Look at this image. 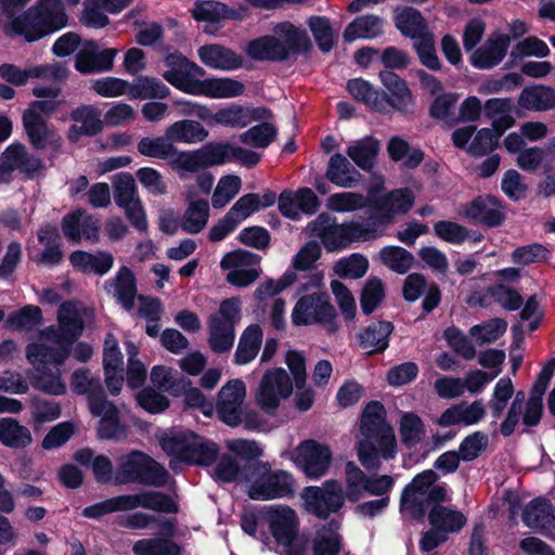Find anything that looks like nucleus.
I'll list each match as a JSON object with an SVG mask.
<instances>
[{"instance_id": "3", "label": "nucleus", "mask_w": 555, "mask_h": 555, "mask_svg": "<svg viewBox=\"0 0 555 555\" xmlns=\"http://www.w3.org/2000/svg\"><path fill=\"white\" fill-rule=\"evenodd\" d=\"M358 457L366 468H377L379 460H390L397 453L393 429L385 421V409L376 401L369 403L361 418Z\"/></svg>"}, {"instance_id": "42", "label": "nucleus", "mask_w": 555, "mask_h": 555, "mask_svg": "<svg viewBox=\"0 0 555 555\" xmlns=\"http://www.w3.org/2000/svg\"><path fill=\"white\" fill-rule=\"evenodd\" d=\"M518 104L528 111H548L555 107V91L545 86L527 87L519 94Z\"/></svg>"}, {"instance_id": "15", "label": "nucleus", "mask_w": 555, "mask_h": 555, "mask_svg": "<svg viewBox=\"0 0 555 555\" xmlns=\"http://www.w3.org/2000/svg\"><path fill=\"white\" fill-rule=\"evenodd\" d=\"M294 390L289 374L282 367L267 370L255 390V402L266 413H274L282 401L288 399Z\"/></svg>"}, {"instance_id": "22", "label": "nucleus", "mask_w": 555, "mask_h": 555, "mask_svg": "<svg viewBox=\"0 0 555 555\" xmlns=\"http://www.w3.org/2000/svg\"><path fill=\"white\" fill-rule=\"evenodd\" d=\"M267 111L263 108H255L251 106H244L231 103L221 106L216 112L209 109V126H222L228 128H244L255 120L262 119L267 116Z\"/></svg>"}, {"instance_id": "32", "label": "nucleus", "mask_w": 555, "mask_h": 555, "mask_svg": "<svg viewBox=\"0 0 555 555\" xmlns=\"http://www.w3.org/2000/svg\"><path fill=\"white\" fill-rule=\"evenodd\" d=\"M201 62L214 69L231 72L243 65V60L235 52L219 44L203 46L197 51Z\"/></svg>"}, {"instance_id": "58", "label": "nucleus", "mask_w": 555, "mask_h": 555, "mask_svg": "<svg viewBox=\"0 0 555 555\" xmlns=\"http://www.w3.org/2000/svg\"><path fill=\"white\" fill-rule=\"evenodd\" d=\"M134 555H179V546L167 538H150L132 545Z\"/></svg>"}, {"instance_id": "20", "label": "nucleus", "mask_w": 555, "mask_h": 555, "mask_svg": "<svg viewBox=\"0 0 555 555\" xmlns=\"http://www.w3.org/2000/svg\"><path fill=\"white\" fill-rule=\"evenodd\" d=\"M54 111V102H33L23 114L24 128L30 142L37 149H44L60 141L42 117V115H50Z\"/></svg>"}, {"instance_id": "6", "label": "nucleus", "mask_w": 555, "mask_h": 555, "mask_svg": "<svg viewBox=\"0 0 555 555\" xmlns=\"http://www.w3.org/2000/svg\"><path fill=\"white\" fill-rule=\"evenodd\" d=\"M159 444L170 457V467L175 470L181 464H211L218 454L216 443L205 441L191 431L169 430L159 437Z\"/></svg>"}, {"instance_id": "19", "label": "nucleus", "mask_w": 555, "mask_h": 555, "mask_svg": "<svg viewBox=\"0 0 555 555\" xmlns=\"http://www.w3.org/2000/svg\"><path fill=\"white\" fill-rule=\"evenodd\" d=\"M260 256L237 249L223 256L220 267L228 271L227 281L237 287L253 284L260 275Z\"/></svg>"}, {"instance_id": "36", "label": "nucleus", "mask_w": 555, "mask_h": 555, "mask_svg": "<svg viewBox=\"0 0 555 555\" xmlns=\"http://www.w3.org/2000/svg\"><path fill=\"white\" fill-rule=\"evenodd\" d=\"M5 166L13 171H21L26 175H35L42 168L41 162L29 155L24 145L13 143L9 145L0 156Z\"/></svg>"}, {"instance_id": "50", "label": "nucleus", "mask_w": 555, "mask_h": 555, "mask_svg": "<svg viewBox=\"0 0 555 555\" xmlns=\"http://www.w3.org/2000/svg\"><path fill=\"white\" fill-rule=\"evenodd\" d=\"M170 94V89L156 78L141 76L130 82L129 98L132 100L158 99L164 100Z\"/></svg>"}, {"instance_id": "30", "label": "nucleus", "mask_w": 555, "mask_h": 555, "mask_svg": "<svg viewBox=\"0 0 555 555\" xmlns=\"http://www.w3.org/2000/svg\"><path fill=\"white\" fill-rule=\"evenodd\" d=\"M461 215L490 227L501 224L504 219L500 203L493 197H478L461 209Z\"/></svg>"}, {"instance_id": "60", "label": "nucleus", "mask_w": 555, "mask_h": 555, "mask_svg": "<svg viewBox=\"0 0 555 555\" xmlns=\"http://www.w3.org/2000/svg\"><path fill=\"white\" fill-rule=\"evenodd\" d=\"M402 442L408 447L420 443L425 435V426L421 417L414 413H403L399 424Z\"/></svg>"}, {"instance_id": "52", "label": "nucleus", "mask_w": 555, "mask_h": 555, "mask_svg": "<svg viewBox=\"0 0 555 555\" xmlns=\"http://www.w3.org/2000/svg\"><path fill=\"white\" fill-rule=\"evenodd\" d=\"M0 440L11 448H25L33 439L28 428L14 418L3 417L0 420Z\"/></svg>"}, {"instance_id": "14", "label": "nucleus", "mask_w": 555, "mask_h": 555, "mask_svg": "<svg viewBox=\"0 0 555 555\" xmlns=\"http://www.w3.org/2000/svg\"><path fill=\"white\" fill-rule=\"evenodd\" d=\"M241 319V301L238 298L223 300L216 313L207 320L208 345L216 353L229 351L234 344V324Z\"/></svg>"}, {"instance_id": "39", "label": "nucleus", "mask_w": 555, "mask_h": 555, "mask_svg": "<svg viewBox=\"0 0 555 555\" xmlns=\"http://www.w3.org/2000/svg\"><path fill=\"white\" fill-rule=\"evenodd\" d=\"M192 14L197 22L207 24L205 31L210 34L216 30V28H210V25L218 24L225 18H235V12L233 10L229 9L225 4L214 0L196 2L192 10Z\"/></svg>"}, {"instance_id": "24", "label": "nucleus", "mask_w": 555, "mask_h": 555, "mask_svg": "<svg viewBox=\"0 0 555 555\" xmlns=\"http://www.w3.org/2000/svg\"><path fill=\"white\" fill-rule=\"evenodd\" d=\"M379 79L386 92V112L389 107L402 113H409L413 109L414 98L408 83L398 75L389 70L379 73Z\"/></svg>"}, {"instance_id": "64", "label": "nucleus", "mask_w": 555, "mask_h": 555, "mask_svg": "<svg viewBox=\"0 0 555 555\" xmlns=\"http://www.w3.org/2000/svg\"><path fill=\"white\" fill-rule=\"evenodd\" d=\"M242 181L237 176H223L217 183L212 194L211 204L214 208H223L240 192Z\"/></svg>"}, {"instance_id": "45", "label": "nucleus", "mask_w": 555, "mask_h": 555, "mask_svg": "<svg viewBox=\"0 0 555 555\" xmlns=\"http://www.w3.org/2000/svg\"><path fill=\"white\" fill-rule=\"evenodd\" d=\"M384 22L375 15H365L351 22L344 31L345 41L373 39L383 33Z\"/></svg>"}, {"instance_id": "43", "label": "nucleus", "mask_w": 555, "mask_h": 555, "mask_svg": "<svg viewBox=\"0 0 555 555\" xmlns=\"http://www.w3.org/2000/svg\"><path fill=\"white\" fill-rule=\"evenodd\" d=\"M126 501L128 511L135 509L138 507L166 513L177 511L176 503L172 499L157 491L126 494Z\"/></svg>"}, {"instance_id": "28", "label": "nucleus", "mask_w": 555, "mask_h": 555, "mask_svg": "<svg viewBox=\"0 0 555 555\" xmlns=\"http://www.w3.org/2000/svg\"><path fill=\"white\" fill-rule=\"evenodd\" d=\"M105 289L127 311L135 308L137 283L133 272L127 267L119 269L114 279L106 281Z\"/></svg>"}, {"instance_id": "53", "label": "nucleus", "mask_w": 555, "mask_h": 555, "mask_svg": "<svg viewBox=\"0 0 555 555\" xmlns=\"http://www.w3.org/2000/svg\"><path fill=\"white\" fill-rule=\"evenodd\" d=\"M151 380L158 389L175 396H178L190 385L189 380L165 365H156L152 369Z\"/></svg>"}, {"instance_id": "35", "label": "nucleus", "mask_w": 555, "mask_h": 555, "mask_svg": "<svg viewBox=\"0 0 555 555\" xmlns=\"http://www.w3.org/2000/svg\"><path fill=\"white\" fill-rule=\"evenodd\" d=\"M326 178L339 188L349 189L361 180V173L343 154L336 153L328 160Z\"/></svg>"}, {"instance_id": "31", "label": "nucleus", "mask_w": 555, "mask_h": 555, "mask_svg": "<svg viewBox=\"0 0 555 555\" xmlns=\"http://www.w3.org/2000/svg\"><path fill=\"white\" fill-rule=\"evenodd\" d=\"M508 46L507 35H493L473 53L470 62L477 68H491L503 60Z\"/></svg>"}, {"instance_id": "1", "label": "nucleus", "mask_w": 555, "mask_h": 555, "mask_svg": "<svg viewBox=\"0 0 555 555\" xmlns=\"http://www.w3.org/2000/svg\"><path fill=\"white\" fill-rule=\"evenodd\" d=\"M89 317L90 311L83 305L65 302L57 312L59 330L48 327L40 333L38 343L28 345L26 357L37 373L38 389L54 396L65 393L61 366L69 356L72 343L82 334Z\"/></svg>"}, {"instance_id": "61", "label": "nucleus", "mask_w": 555, "mask_h": 555, "mask_svg": "<svg viewBox=\"0 0 555 555\" xmlns=\"http://www.w3.org/2000/svg\"><path fill=\"white\" fill-rule=\"evenodd\" d=\"M175 144L170 142L168 137H143L138 142V152L146 157L168 160L173 152Z\"/></svg>"}, {"instance_id": "44", "label": "nucleus", "mask_w": 555, "mask_h": 555, "mask_svg": "<svg viewBox=\"0 0 555 555\" xmlns=\"http://www.w3.org/2000/svg\"><path fill=\"white\" fill-rule=\"evenodd\" d=\"M349 93L358 101L377 112H386V95L375 89L369 81L356 78L347 83Z\"/></svg>"}, {"instance_id": "41", "label": "nucleus", "mask_w": 555, "mask_h": 555, "mask_svg": "<svg viewBox=\"0 0 555 555\" xmlns=\"http://www.w3.org/2000/svg\"><path fill=\"white\" fill-rule=\"evenodd\" d=\"M524 521L532 529L551 530L555 525L552 504L543 499H535L524 511Z\"/></svg>"}, {"instance_id": "48", "label": "nucleus", "mask_w": 555, "mask_h": 555, "mask_svg": "<svg viewBox=\"0 0 555 555\" xmlns=\"http://www.w3.org/2000/svg\"><path fill=\"white\" fill-rule=\"evenodd\" d=\"M59 231L55 227L44 225L38 232V240L44 246L40 255L34 257L40 264L54 266L62 259V253L59 245Z\"/></svg>"}, {"instance_id": "18", "label": "nucleus", "mask_w": 555, "mask_h": 555, "mask_svg": "<svg viewBox=\"0 0 555 555\" xmlns=\"http://www.w3.org/2000/svg\"><path fill=\"white\" fill-rule=\"evenodd\" d=\"M292 460L307 478L320 479L328 473L333 452L330 446L308 439L293 451Z\"/></svg>"}, {"instance_id": "63", "label": "nucleus", "mask_w": 555, "mask_h": 555, "mask_svg": "<svg viewBox=\"0 0 555 555\" xmlns=\"http://www.w3.org/2000/svg\"><path fill=\"white\" fill-rule=\"evenodd\" d=\"M114 198L118 207L139 199L135 181L128 172H119L113 176Z\"/></svg>"}, {"instance_id": "29", "label": "nucleus", "mask_w": 555, "mask_h": 555, "mask_svg": "<svg viewBox=\"0 0 555 555\" xmlns=\"http://www.w3.org/2000/svg\"><path fill=\"white\" fill-rule=\"evenodd\" d=\"M62 229L64 235L73 242L96 240L99 234L98 220L80 209L64 217Z\"/></svg>"}, {"instance_id": "8", "label": "nucleus", "mask_w": 555, "mask_h": 555, "mask_svg": "<svg viewBox=\"0 0 555 555\" xmlns=\"http://www.w3.org/2000/svg\"><path fill=\"white\" fill-rule=\"evenodd\" d=\"M260 521L270 532L276 553L302 555L299 517L295 509L284 504L266 506L260 511Z\"/></svg>"}, {"instance_id": "16", "label": "nucleus", "mask_w": 555, "mask_h": 555, "mask_svg": "<svg viewBox=\"0 0 555 555\" xmlns=\"http://www.w3.org/2000/svg\"><path fill=\"white\" fill-rule=\"evenodd\" d=\"M118 478L121 482L162 486L166 481L167 472L146 454L134 451L120 457Z\"/></svg>"}, {"instance_id": "17", "label": "nucleus", "mask_w": 555, "mask_h": 555, "mask_svg": "<svg viewBox=\"0 0 555 555\" xmlns=\"http://www.w3.org/2000/svg\"><path fill=\"white\" fill-rule=\"evenodd\" d=\"M300 495L305 508L320 518L337 513L346 500L341 483L335 479L326 480L321 487H306Z\"/></svg>"}, {"instance_id": "5", "label": "nucleus", "mask_w": 555, "mask_h": 555, "mask_svg": "<svg viewBox=\"0 0 555 555\" xmlns=\"http://www.w3.org/2000/svg\"><path fill=\"white\" fill-rule=\"evenodd\" d=\"M311 234L320 238L328 253L340 251L352 243L369 242L380 235L377 222L364 224L358 221L338 223L335 217L320 214L308 225Z\"/></svg>"}, {"instance_id": "55", "label": "nucleus", "mask_w": 555, "mask_h": 555, "mask_svg": "<svg viewBox=\"0 0 555 555\" xmlns=\"http://www.w3.org/2000/svg\"><path fill=\"white\" fill-rule=\"evenodd\" d=\"M235 151V145L218 142H210L198 149L203 168L219 166L234 160Z\"/></svg>"}, {"instance_id": "13", "label": "nucleus", "mask_w": 555, "mask_h": 555, "mask_svg": "<svg viewBox=\"0 0 555 555\" xmlns=\"http://www.w3.org/2000/svg\"><path fill=\"white\" fill-rule=\"evenodd\" d=\"M245 398L246 385L242 379L233 378L227 382L220 388L216 403L220 421L232 427L238 426L244 421L247 428H259L260 423L256 412L244 414Z\"/></svg>"}, {"instance_id": "37", "label": "nucleus", "mask_w": 555, "mask_h": 555, "mask_svg": "<svg viewBox=\"0 0 555 555\" xmlns=\"http://www.w3.org/2000/svg\"><path fill=\"white\" fill-rule=\"evenodd\" d=\"M262 336V328L258 324L247 326L240 337L233 362L237 365L250 363L260 350Z\"/></svg>"}, {"instance_id": "4", "label": "nucleus", "mask_w": 555, "mask_h": 555, "mask_svg": "<svg viewBox=\"0 0 555 555\" xmlns=\"http://www.w3.org/2000/svg\"><path fill=\"white\" fill-rule=\"evenodd\" d=\"M72 390L88 398L91 414L99 417L98 434L103 439H120L126 436V427L120 423L115 404L102 395L99 378L91 375L89 370L78 369L72 374Z\"/></svg>"}, {"instance_id": "26", "label": "nucleus", "mask_w": 555, "mask_h": 555, "mask_svg": "<svg viewBox=\"0 0 555 555\" xmlns=\"http://www.w3.org/2000/svg\"><path fill=\"white\" fill-rule=\"evenodd\" d=\"M485 415L486 408L481 400H475L470 403L463 401L444 410L436 423L441 427L473 426L478 424Z\"/></svg>"}, {"instance_id": "51", "label": "nucleus", "mask_w": 555, "mask_h": 555, "mask_svg": "<svg viewBox=\"0 0 555 555\" xmlns=\"http://www.w3.org/2000/svg\"><path fill=\"white\" fill-rule=\"evenodd\" d=\"M392 328L389 322H376L371 324L360 334V346L369 353L384 351L388 347V337Z\"/></svg>"}, {"instance_id": "21", "label": "nucleus", "mask_w": 555, "mask_h": 555, "mask_svg": "<svg viewBox=\"0 0 555 555\" xmlns=\"http://www.w3.org/2000/svg\"><path fill=\"white\" fill-rule=\"evenodd\" d=\"M0 77L15 86H24L29 79H44L52 82H61L68 77V69L57 63L34 65L26 68L5 63L0 65Z\"/></svg>"}, {"instance_id": "46", "label": "nucleus", "mask_w": 555, "mask_h": 555, "mask_svg": "<svg viewBox=\"0 0 555 555\" xmlns=\"http://www.w3.org/2000/svg\"><path fill=\"white\" fill-rule=\"evenodd\" d=\"M378 151V141L365 137L349 144L346 153L359 168L371 170Z\"/></svg>"}, {"instance_id": "10", "label": "nucleus", "mask_w": 555, "mask_h": 555, "mask_svg": "<svg viewBox=\"0 0 555 555\" xmlns=\"http://www.w3.org/2000/svg\"><path fill=\"white\" fill-rule=\"evenodd\" d=\"M305 29L291 22H282L273 27V34L251 41L247 53L256 60H284L306 43Z\"/></svg>"}, {"instance_id": "33", "label": "nucleus", "mask_w": 555, "mask_h": 555, "mask_svg": "<svg viewBox=\"0 0 555 555\" xmlns=\"http://www.w3.org/2000/svg\"><path fill=\"white\" fill-rule=\"evenodd\" d=\"M69 261L77 271L99 275L106 274L114 264L113 255L107 251H96L92 254L76 250L70 254Z\"/></svg>"}, {"instance_id": "38", "label": "nucleus", "mask_w": 555, "mask_h": 555, "mask_svg": "<svg viewBox=\"0 0 555 555\" xmlns=\"http://www.w3.org/2000/svg\"><path fill=\"white\" fill-rule=\"evenodd\" d=\"M166 135L173 143L195 144L208 137V131L197 121L182 119L166 128Z\"/></svg>"}, {"instance_id": "12", "label": "nucleus", "mask_w": 555, "mask_h": 555, "mask_svg": "<svg viewBox=\"0 0 555 555\" xmlns=\"http://www.w3.org/2000/svg\"><path fill=\"white\" fill-rule=\"evenodd\" d=\"M248 496L253 500L269 501L292 496L295 492V480L285 470H272L266 463L248 467Z\"/></svg>"}, {"instance_id": "59", "label": "nucleus", "mask_w": 555, "mask_h": 555, "mask_svg": "<svg viewBox=\"0 0 555 555\" xmlns=\"http://www.w3.org/2000/svg\"><path fill=\"white\" fill-rule=\"evenodd\" d=\"M379 258L386 267L399 274L408 272L414 263L413 255L399 246L384 247L379 251Z\"/></svg>"}, {"instance_id": "57", "label": "nucleus", "mask_w": 555, "mask_h": 555, "mask_svg": "<svg viewBox=\"0 0 555 555\" xmlns=\"http://www.w3.org/2000/svg\"><path fill=\"white\" fill-rule=\"evenodd\" d=\"M209 218V206L206 201H194L190 203L182 220L181 228L191 234L201 232L207 224Z\"/></svg>"}, {"instance_id": "11", "label": "nucleus", "mask_w": 555, "mask_h": 555, "mask_svg": "<svg viewBox=\"0 0 555 555\" xmlns=\"http://www.w3.org/2000/svg\"><path fill=\"white\" fill-rule=\"evenodd\" d=\"M437 478L433 469L417 474L402 492L401 513L412 518H420L430 503L446 501L448 490L443 485H435Z\"/></svg>"}, {"instance_id": "47", "label": "nucleus", "mask_w": 555, "mask_h": 555, "mask_svg": "<svg viewBox=\"0 0 555 555\" xmlns=\"http://www.w3.org/2000/svg\"><path fill=\"white\" fill-rule=\"evenodd\" d=\"M393 20L400 33L413 40L428 33L423 16L414 9H397Z\"/></svg>"}, {"instance_id": "7", "label": "nucleus", "mask_w": 555, "mask_h": 555, "mask_svg": "<svg viewBox=\"0 0 555 555\" xmlns=\"http://www.w3.org/2000/svg\"><path fill=\"white\" fill-rule=\"evenodd\" d=\"M67 24L61 0H39L37 5L11 22L13 31L27 41H36Z\"/></svg>"}, {"instance_id": "40", "label": "nucleus", "mask_w": 555, "mask_h": 555, "mask_svg": "<svg viewBox=\"0 0 555 555\" xmlns=\"http://www.w3.org/2000/svg\"><path fill=\"white\" fill-rule=\"evenodd\" d=\"M485 113L492 120V127L499 133L512 128L515 125V118L512 113L514 103L512 99H490L485 103Z\"/></svg>"}, {"instance_id": "49", "label": "nucleus", "mask_w": 555, "mask_h": 555, "mask_svg": "<svg viewBox=\"0 0 555 555\" xmlns=\"http://www.w3.org/2000/svg\"><path fill=\"white\" fill-rule=\"evenodd\" d=\"M339 526L338 521H332L318 531L312 545L313 555H338L341 550Z\"/></svg>"}, {"instance_id": "62", "label": "nucleus", "mask_w": 555, "mask_h": 555, "mask_svg": "<svg viewBox=\"0 0 555 555\" xmlns=\"http://www.w3.org/2000/svg\"><path fill=\"white\" fill-rule=\"evenodd\" d=\"M507 324L501 319H491L480 324L474 325L469 330V335L479 345L496 341L506 332Z\"/></svg>"}, {"instance_id": "54", "label": "nucleus", "mask_w": 555, "mask_h": 555, "mask_svg": "<svg viewBox=\"0 0 555 555\" xmlns=\"http://www.w3.org/2000/svg\"><path fill=\"white\" fill-rule=\"evenodd\" d=\"M429 520L433 527L442 532H454L466 524V517L459 511L437 505L429 513Z\"/></svg>"}, {"instance_id": "23", "label": "nucleus", "mask_w": 555, "mask_h": 555, "mask_svg": "<svg viewBox=\"0 0 555 555\" xmlns=\"http://www.w3.org/2000/svg\"><path fill=\"white\" fill-rule=\"evenodd\" d=\"M103 366L108 391L114 396L119 395L125 379L124 356L117 339L112 334H108L104 341Z\"/></svg>"}, {"instance_id": "9", "label": "nucleus", "mask_w": 555, "mask_h": 555, "mask_svg": "<svg viewBox=\"0 0 555 555\" xmlns=\"http://www.w3.org/2000/svg\"><path fill=\"white\" fill-rule=\"evenodd\" d=\"M323 283V275L314 273L310 276V287L302 286V291L315 288V292L302 296L295 305L292 311V322L295 325H311L321 323L327 332L334 333L338 325L336 322V313L334 307L330 304L326 293L319 288Z\"/></svg>"}, {"instance_id": "56", "label": "nucleus", "mask_w": 555, "mask_h": 555, "mask_svg": "<svg viewBox=\"0 0 555 555\" xmlns=\"http://www.w3.org/2000/svg\"><path fill=\"white\" fill-rule=\"evenodd\" d=\"M389 156L395 162H402L405 167H417L423 158V152L418 149H411L409 143L401 137H393L387 146Z\"/></svg>"}, {"instance_id": "2", "label": "nucleus", "mask_w": 555, "mask_h": 555, "mask_svg": "<svg viewBox=\"0 0 555 555\" xmlns=\"http://www.w3.org/2000/svg\"><path fill=\"white\" fill-rule=\"evenodd\" d=\"M165 65L167 69L163 73L164 79L190 95L220 100L240 96L245 91V86L233 78L201 79L205 70L178 52L168 54L165 57Z\"/></svg>"}, {"instance_id": "34", "label": "nucleus", "mask_w": 555, "mask_h": 555, "mask_svg": "<svg viewBox=\"0 0 555 555\" xmlns=\"http://www.w3.org/2000/svg\"><path fill=\"white\" fill-rule=\"evenodd\" d=\"M276 196L267 192L262 196L256 193H248L240 197L227 212L237 224L249 218L253 214L272 206Z\"/></svg>"}, {"instance_id": "27", "label": "nucleus", "mask_w": 555, "mask_h": 555, "mask_svg": "<svg viewBox=\"0 0 555 555\" xmlns=\"http://www.w3.org/2000/svg\"><path fill=\"white\" fill-rule=\"evenodd\" d=\"M70 117L74 121L68 131V139L76 142L82 135H94L102 131L104 119L101 111L93 105H85L72 112Z\"/></svg>"}, {"instance_id": "25", "label": "nucleus", "mask_w": 555, "mask_h": 555, "mask_svg": "<svg viewBox=\"0 0 555 555\" xmlns=\"http://www.w3.org/2000/svg\"><path fill=\"white\" fill-rule=\"evenodd\" d=\"M414 204V195L409 189H397L375 201L373 208L379 224H388L397 215L406 214Z\"/></svg>"}]
</instances>
